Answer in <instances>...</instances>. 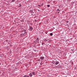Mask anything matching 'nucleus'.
Listing matches in <instances>:
<instances>
[{"label":"nucleus","instance_id":"nucleus-1","mask_svg":"<svg viewBox=\"0 0 77 77\" xmlns=\"http://www.w3.org/2000/svg\"><path fill=\"white\" fill-rule=\"evenodd\" d=\"M22 32H23L24 34H27V30L26 29H23L22 31Z\"/></svg>","mask_w":77,"mask_h":77},{"label":"nucleus","instance_id":"nucleus-2","mask_svg":"<svg viewBox=\"0 0 77 77\" xmlns=\"http://www.w3.org/2000/svg\"><path fill=\"white\" fill-rule=\"evenodd\" d=\"M29 31H32V30L33 29V28L32 26H29Z\"/></svg>","mask_w":77,"mask_h":77},{"label":"nucleus","instance_id":"nucleus-3","mask_svg":"<svg viewBox=\"0 0 77 77\" xmlns=\"http://www.w3.org/2000/svg\"><path fill=\"white\" fill-rule=\"evenodd\" d=\"M59 63V62L57 61H56L54 62V64L55 65H58Z\"/></svg>","mask_w":77,"mask_h":77},{"label":"nucleus","instance_id":"nucleus-4","mask_svg":"<svg viewBox=\"0 0 77 77\" xmlns=\"http://www.w3.org/2000/svg\"><path fill=\"white\" fill-rule=\"evenodd\" d=\"M44 59V57H40L39 60H42L43 59Z\"/></svg>","mask_w":77,"mask_h":77},{"label":"nucleus","instance_id":"nucleus-5","mask_svg":"<svg viewBox=\"0 0 77 77\" xmlns=\"http://www.w3.org/2000/svg\"><path fill=\"white\" fill-rule=\"evenodd\" d=\"M36 42L37 43H39V38L38 37L36 39Z\"/></svg>","mask_w":77,"mask_h":77},{"label":"nucleus","instance_id":"nucleus-6","mask_svg":"<svg viewBox=\"0 0 77 77\" xmlns=\"http://www.w3.org/2000/svg\"><path fill=\"white\" fill-rule=\"evenodd\" d=\"M25 34H24V33H22V34H20V36H24V35H25Z\"/></svg>","mask_w":77,"mask_h":77},{"label":"nucleus","instance_id":"nucleus-7","mask_svg":"<svg viewBox=\"0 0 77 77\" xmlns=\"http://www.w3.org/2000/svg\"><path fill=\"white\" fill-rule=\"evenodd\" d=\"M23 77H29V76L27 75H26L23 76Z\"/></svg>","mask_w":77,"mask_h":77},{"label":"nucleus","instance_id":"nucleus-8","mask_svg":"<svg viewBox=\"0 0 77 77\" xmlns=\"http://www.w3.org/2000/svg\"><path fill=\"white\" fill-rule=\"evenodd\" d=\"M29 75L30 77H31L32 76H33V75H32V73H30L29 74Z\"/></svg>","mask_w":77,"mask_h":77},{"label":"nucleus","instance_id":"nucleus-9","mask_svg":"<svg viewBox=\"0 0 77 77\" xmlns=\"http://www.w3.org/2000/svg\"><path fill=\"white\" fill-rule=\"evenodd\" d=\"M32 74H33V75H35V72H32Z\"/></svg>","mask_w":77,"mask_h":77},{"label":"nucleus","instance_id":"nucleus-10","mask_svg":"<svg viewBox=\"0 0 77 77\" xmlns=\"http://www.w3.org/2000/svg\"><path fill=\"white\" fill-rule=\"evenodd\" d=\"M53 33H50L49 35L50 36H53Z\"/></svg>","mask_w":77,"mask_h":77},{"label":"nucleus","instance_id":"nucleus-11","mask_svg":"<svg viewBox=\"0 0 77 77\" xmlns=\"http://www.w3.org/2000/svg\"><path fill=\"white\" fill-rule=\"evenodd\" d=\"M29 11L30 12H33V11L32 10H30Z\"/></svg>","mask_w":77,"mask_h":77},{"label":"nucleus","instance_id":"nucleus-12","mask_svg":"<svg viewBox=\"0 0 77 77\" xmlns=\"http://www.w3.org/2000/svg\"><path fill=\"white\" fill-rule=\"evenodd\" d=\"M15 0H12L11 2H15Z\"/></svg>","mask_w":77,"mask_h":77},{"label":"nucleus","instance_id":"nucleus-13","mask_svg":"<svg viewBox=\"0 0 77 77\" xmlns=\"http://www.w3.org/2000/svg\"><path fill=\"white\" fill-rule=\"evenodd\" d=\"M50 5H47V7H50Z\"/></svg>","mask_w":77,"mask_h":77},{"label":"nucleus","instance_id":"nucleus-14","mask_svg":"<svg viewBox=\"0 0 77 77\" xmlns=\"http://www.w3.org/2000/svg\"><path fill=\"white\" fill-rule=\"evenodd\" d=\"M57 11H60V10H59V8H58L57 9Z\"/></svg>","mask_w":77,"mask_h":77},{"label":"nucleus","instance_id":"nucleus-15","mask_svg":"<svg viewBox=\"0 0 77 77\" xmlns=\"http://www.w3.org/2000/svg\"><path fill=\"white\" fill-rule=\"evenodd\" d=\"M74 49H72L71 50V51H74Z\"/></svg>","mask_w":77,"mask_h":77},{"label":"nucleus","instance_id":"nucleus-16","mask_svg":"<svg viewBox=\"0 0 77 77\" xmlns=\"http://www.w3.org/2000/svg\"><path fill=\"white\" fill-rule=\"evenodd\" d=\"M21 22H24V20H21Z\"/></svg>","mask_w":77,"mask_h":77},{"label":"nucleus","instance_id":"nucleus-17","mask_svg":"<svg viewBox=\"0 0 77 77\" xmlns=\"http://www.w3.org/2000/svg\"><path fill=\"white\" fill-rule=\"evenodd\" d=\"M38 6H39L40 7H41V6L40 5H38Z\"/></svg>","mask_w":77,"mask_h":77},{"label":"nucleus","instance_id":"nucleus-18","mask_svg":"<svg viewBox=\"0 0 77 77\" xmlns=\"http://www.w3.org/2000/svg\"><path fill=\"white\" fill-rule=\"evenodd\" d=\"M60 12V11H59V12H58V14H59V12Z\"/></svg>","mask_w":77,"mask_h":77},{"label":"nucleus","instance_id":"nucleus-19","mask_svg":"<svg viewBox=\"0 0 77 77\" xmlns=\"http://www.w3.org/2000/svg\"><path fill=\"white\" fill-rule=\"evenodd\" d=\"M42 45H43V44L42 43Z\"/></svg>","mask_w":77,"mask_h":77},{"label":"nucleus","instance_id":"nucleus-20","mask_svg":"<svg viewBox=\"0 0 77 77\" xmlns=\"http://www.w3.org/2000/svg\"><path fill=\"white\" fill-rule=\"evenodd\" d=\"M66 0L67 1V0Z\"/></svg>","mask_w":77,"mask_h":77}]
</instances>
